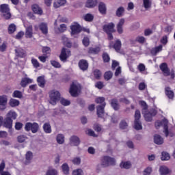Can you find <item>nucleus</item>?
<instances>
[{"instance_id":"nucleus-42","label":"nucleus","mask_w":175,"mask_h":175,"mask_svg":"<svg viewBox=\"0 0 175 175\" xmlns=\"http://www.w3.org/2000/svg\"><path fill=\"white\" fill-rule=\"evenodd\" d=\"M62 172L64 174H69V165L66 163H64L62 166Z\"/></svg>"},{"instance_id":"nucleus-9","label":"nucleus","mask_w":175,"mask_h":175,"mask_svg":"<svg viewBox=\"0 0 175 175\" xmlns=\"http://www.w3.org/2000/svg\"><path fill=\"white\" fill-rule=\"evenodd\" d=\"M68 57H70V51L63 48L59 55L60 60L62 61V62H65L66 59H68Z\"/></svg>"},{"instance_id":"nucleus-44","label":"nucleus","mask_w":175,"mask_h":175,"mask_svg":"<svg viewBox=\"0 0 175 175\" xmlns=\"http://www.w3.org/2000/svg\"><path fill=\"white\" fill-rule=\"evenodd\" d=\"M31 64L33 66L36 68H40V63L38 61V59L32 57L31 58Z\"/></svg>"},{"instance_id":"nucleus-43","label":"nucleus","mask_w":175,"mask_h":175,"mask_svg":"<svg viewBox=\"0 0 175 175\" xmlns=\"http://www.w3.org/2000/svg\"><path fill=\"white\" fill-rule=\"evenodd\" d=\"M62 40L64 46H66L67 47H72V44L69 42V39H68V38L63 36Z\"/></svg>"},{"instance_id":"nucleus-48","label":"nucleus","mask_w":175,"mask_h":175,"mask_svg":"<svg viewBox=\"0 0 175 175\" xmlns=\"http://www.w3.org/2000/svg\"><path fill=\"white\" fill-rule=\"evenodd\" d=\"M83 18L85 21H92L94 20V15L91 14H87L83 16Z\"/></svg>"},{"instance_id":"nucleus-12","label":"nucleus","mask_w":175,"mask_h":175,"mask_svg":"<svg viewBox=\"0 0 175 175\" xmlns=\"http://www.w3.org/2000/svg\"><path fill=\"white\" fill-rule=\"evenodd\" d=\"M160 69L162 70L164 76H170V70L167 68V64L166 63H163L160 66Z\"/></svg>"},{"instance_id":"nucleus-49","label":"nucleus","mask_w":175,"mask_h":175,"mask_svg":"<svg viewBox=\"0 0 175 175\" xmlns=\"http://www.w3.org/2000/svg\"><path fill=\"white\" fill-rule=\"evenodd\" d=\"M72 162L74 165H77L79 166L81 163V158L80 157H75L72 159Z\"/></svg>"},{"instance_id":"nucleus-15","label":"nucleus","mask_w":175,"mask_h":175,"mask_svg":"<svg viewBox=\"0 0 175 175\" xmlns=\"http://www.w3.org/2000/svg\"><path fill=\"white\" fill-rule=\"evenodd\" d=\"M32 10L35 14H38L42 16L43 14V10L38 4H34L32 5Z\"/></svg>"},{"instance_id":"nucleus-57","label":"nucleus","mask_w":175,"mask_h":175,"mask_svg":"<svg viewBox=\"0 0 175 175\" xmlns=\"http://www.w3.org/2000/svg\"><path fill=\"white\" fill-rule=\"evenodd\" d=\"M120 128L121 129H126L128 128V123L125 120H122L120 124Z\"/></svg>"},{"instance_id":"nucleus-19","label":"nucleus","mask_w":175,"mask_h":175,"mask_svg":"<svg viewBox=\"0 0 175 175\" xmlns=\"http://www.w3.org/2000/svg\"><path fill=\"white\" fill-rule=\"evenodd\" d=\"M162 49H163V46L162 44L159 45L154 48H152L150 51L152 55H157L158 53H161L162 51Z\"/></svg>"},{"instance_id":"nucleus-31","label":"nucleus","mask_w":175,"mask_h":175,"mask_svg":"<svg viewBox=\"0 0 175 175\" xmlns=\"http://www.w3.org/2000/svg\"><path fill=\"white\" fill-rule=\"evenodd\" d=\"M154 142L155 144H163V138H162L159 135H155L154 137Z\"/></svg>"},{"instance_id":"nucleus-61","label":"nucleus","mask_w":175,"mask_h":175,"mask_svg":"<svg viewBox=\"0 0 175 175\" xmlns=\"http://www.w3.org/2000/svg\"><path fill=\"white\" fill-rule=\"evenodd\" d=\"M60 103H62L63 106H69L70 105V101L65 98H62L60 100Z\"/></svg>"},{"instance_id":"nucleus-41","label":"nucleus","mask_w":175,"mask_h":175,"mask_svg":"<svg viewBox=\"0 0 175 175\" xmlns=\"http://www.w3.org/2000/svg\"><path fill=\"white\" fill-rule=\"evenodd\" d=\"M170 159V154L166 152L161 153V161H169Z\"/></svg>"},{"instance_id":"nucleus-50","label":"nucleus","mask_w":175,"mask_h":175,"mask_svg":"<svg viewBox=\"0 0 175 175\" xmlns=\"http://www.w3.org/2000/svg\"><path fill=\"white\" fill-rule=\"evenodd\" d=\"M14 98H23V93L18 90H15L12 94Z\"/></svg>"},{"instance_id":"nucleus-36","label":"nucleus","mask_w":175,"mask_h":175,"mask_svg":"<svg viewBox=\"0 0 175 175\" xmlns=\"http://www.w3.org/2000/svg\"><path fill=\"white\" fill-rule=\"evenodd\" d=\"M98 10L100 13L105 14L106 13V5L103 3H100L98 5Z\"/></svg>"},{"instance_id":"nucleus-51","label":"nucleus","mask_w":175,"mask_h":175,"mask_svg":"<svg viewBox=\"0 0 175 175\" xmlns=\"http://www.w3.org/2000/svg\"><path fill=\"white\" fill-rule=\"evenodd\" d=\"M58 174V172L57 170L51 168L46 172V175H57Z\"/></svg>"},{"instance_id":"nucleus-27","label":"nucleus","mask_w":175,"mask_h":175,"mask_svg":"<svg viewBox=\"0 0 175 175\" xmlns=\"http://www.w3.org/2000/svg\"><path fill=\"white\" fill-rule=\"evenodd\" d=\"M98 5V1L96 0H88L85 3L86 8H95Z\"/></svg>"},{"instance_id":"nucleus-53","label":"nucleus","mask_w":175,"mask_h":175,"mask_svg":"<svg viewBox=\"0 0 175 175\" xmlns=\"http://www.w3.org/2000/svg\"><path fill=\"white\" fill-rule=\"evenodd\" d=\"M94 77L97 79V80H99L102 76V72L99 70H95L94 71Z\"/></svg>"},{"instance_id":"nucleus-14","label":"nucleus","mask_w":175,"mask_h":175,"mask_svg":"<svg viewBox=\"0 0 175 175\" xmlns=\"http://www.w3.org/2000/svg\"><path fill=\"white\" fill-rule=\"evenodd\" d=\"M15 54L16 57L24 58V57H25V51H24V49H23L21 47H16Z\"/></svg>"},{"instance_id":"nucleus-4","label":"nucleus","mask_w":175,"mask_h":175,"mask_svg":"<svg viewBox=\"0 0 175 175\" xmlns=\"http://www.w3.org/2000/svg\"><path fill=\"white\" fill-rule=\"evenodd\" d=\"M0 12L3 14V16L5 20H9L12 17V14H10V8H9V5L1 4L0 5Z\"/></svg>"},{"instance_id":"nucleus-1","label":"nucleus","mask_w":175,"mask_h":175,"mask_svg":"<svg viewBox=\"0 0 175 175\" xmlns=\"http://www.w3.org/2000/svg\"><path fill=\"white\" fill-rule=\"evenodd\" d=\"M49 103L55 106V105H57V102L61 99V94H59V92L57 90H51L49 92Z\"/></svg>"},{"instance_id":"nucleus-24","label":"nucleus","mask_w":175,"mask_h":175,"mask_svg":"<svg viewBox=\"0 0 175 175\" xmlns=\"http://www.w3.org/2000/svg\"><path fill=\"white\" fill-rule=\"evenodd\" d=\"M164 122H165V124L163 126L164 133L166 137H167V136H170V137H173L174 136V133L172 132H169V131L167 130V120H165Z\"/></svg>"},{"instance_id":"nucleus-22","label":"nucleus","mask_w":175,"mask_h":175,"mask_svg":"<svg viewBox=\"0 0 175 175\" xmlns=\"http://www.w3.org/2000/svg\"><path fill=\"white\" fill-rule=\"evenodd\" d=\"M4 126L10 129V128L13 126V120L7 116V118L4 120Z\"/></svg>"},{"instance_id":"nucleus-5","label":"nucleus","mask_w":175,"mask_h":175,"mask_svg":"<svg viewBox=\"0 0 175 175\" xmlns=\"http://www.w3.org/2000/svg\"><path fill=\"white\" fill-rule=\"evenodd\" d=\"M25 131H27V132H29V131H31L32 133H36V132L39 131V124H38V123L36 122H27L25 124Z\"/></svg>"},{"instance_id":"nucleus-11","label":"nucleus","mask_w":175,"mask_h":175,"mask_svg":"<svg viewBox=\"0 0 175 175\" xmlns=\"http://www.w3.org/2000/svg\"><path fill=\"white\" fill-rule=\"evenodd\" d=\"M121 40H116L114 44L113 42L109 43V47H113L118 53L121 50Z\"/></svg>"},{"instance_id":"nucleus-39","label":"nucleus","mask_w":175,"mask_h":175,"mask_svg":"<svg viewBox=\"0 0 175 175\" xmlns=\"http://www.w3.org/2000/svg\"><path fill=\"white\" fill-rule=\"evenodd\" d=\"M66 29H67L66 25L62 24V25H60V27L58 28L57 29H55V31L56 33H59L65 32V31H66Z\"/></svg>"},{"instance_id":"nucleus-7","label":"nucleus","mask_w":175,"mask_h":175,"mask_svg":"<svg viewBox=\"0 0 175 175\" xmlns=\"http://www.w3.org/2000/svg\"><path fill=\"white\" fill-rule=\"evenodd\" d=\"M80 138L77 135H72L69 138V145L71 147H77L80 146Z\"/></svg>"},{"instance_id":"nucleus-52","label":"nucleus","mask_w":175,"mask_h":175,"mask_svg":"<svg viewBox=\"0 0 175 175\" xmlns=\"http://www.w3.org/2000/svg\"><path fill=\"white\" fill-rule=\"evenodd\" d=\"M16 31V25L11 24L8 27V33H13Z\"/></svg>"},{"instance_id":"nucleus-60","label":"nucleus","mask_w":175,"mask_h":175,"mask_svg":"<svg viewBox=\"0 0 175 175\" xmlns=\"http://www.w3.org/2000/svg\"><path fill=\"white\" fill-rule=\"evenodd\" d=\"M51 64L54 68H61V64H59V62H57L55 60L51 61Z\"/></svg>"},{"instance_id":"nucleus-56","label":"nucleus","mask_w":175,"mask_h":175,"mask_svg":"<svg viewBox=\"0 0 175 175\" xmlns=\"http://www.w3.org/2000/svg\"><path fill=\"white\" fill-rule=\"evenodd\" d=\"M51 52V50L50 49V47L44 46L42 48V53L44 55H47V54H50Z\"/></svg>"},{"instance_id":"nucleus-35","label":"nucleus","mask_w":175,"mask_h":175,"mask_svg":"<svg viewBox=\"0 0 175 175\" xmlns=\"http://www.w3.org/2000/svg\"><path fill=\"white\" fill-rule=\"evenodd\" d=\"M131 166H132V164L129 161H122L120 163V167L122 169H130Z\"/></svg>"},{"instance_id":"nucleus-32","label":"nucleus","mask_w":175,"mask_h":175,"mask_svg":"<svg viewBox=\"0 0 175 175\" xmlns=\"http://www.w3.org/2000/svg\"><path fill=\"white\" fill-rule=\"evenodd\" d=\"M111 106L114 110H120V104H118V100H117V99L111 100Z\"/></svg>"},{"instance_id":"nucleus-33","label":"nucleus","mask_w":175,"mask_h":175,"mask_svg":"<svg viewBox=\"0 0 175 175\" xmlns=\"http://www.w3.org/2000/svg\"><path fill=\"white\" fill-rule=\"evenodd\" d=\"M65 3H66V0H57L53 3V7L57 9L61 8V6H64Z\"/></svg>"},{"instance_id":"nucleus-21","label":"nucleus","mask_w":175,"mask_h":175,"mask_svg":"<svg viewBox=\"0 0 175 175\" xmlns=\"http://www.w3.org/2000/svg\"><path fill=\"white\" fill-rule=\"evenodd\" d=\"M33 35V31L32 29V25H30L27 27H26L25 36L26 38H32Z\"/></svg>"},{"instance_id":"nucleus-10","label":"nucleus","mask_w":175,"mask_h":175,"mask_svg":"<svg viewBox=\"0 0 175 175\" xmlns=\"http://www.w3.org/2000/svg\"><path fill=\"white\" fill-rule=\"evenodd\" d=\"M8 105V96L5 95L0 96V110H5Z\"/></svg>"},{"instance_id":"nucleus-59","label":"nucleus","mask_w":175,"mask_h":175,"mask_svg":"<svg viewBox=\"0 0 175 175\" xmlns=\"http://www.w3.org/2000/svg\"><path fill=\"white\" fill-rule=\"evenodd\" d=\"M96 103H100V105H102L101 106H103V105H105V98L104 97H98L95 100Z\"/></svg>"},{"instance_id":"nucleus-3","label":"nucleus","mask_w":175,"mask_h":175,"mask_svg":"<svg viewBox=\"0 0 175 175\" xmlns=\"http://www.w3.org/2000/svg\"><path fill=\"white\" fill-rule=\"evenodd\" d=\"M103 31L107 33L109 40H113V34L111 33L116 31V30H114V23H111L104 25Z\"/></svg>"},{"instance_id":"nucleus-54","label":"nucleus","mask_w":175,"mask_h":175,"mask_svg":"<svg viewBox=\"0 0 175 175\" xmlns=\"http://www.w3.org/2000/svg\"><path fill=\"white\" fill-rule=\"evenodd\" d=\"M27 139H28V137H27V136H25V135H19L17 137V140H18V143H24V142H25V140H27Z\"/></svg>"},{"instance_id":"nucleus-34","label":"nucleus","mask_w":175,"mask_h":175,"mask_svg":"<svg viewBox=\"0 0 175 175\" xmlns=\"http://www.w3.org/2000/svg\"><path fill=\"white\" fill-rule=\"evenodd\" d=\"M43 130L45 133H51V125H50V123H44Z\"/></svg>"},{"instance_id":"nucleus-40","label":"nucleus","mask_w":175,"mask_h":175,"mask_svg":"<svg viewBox=\"0 0 175 175\" xmlns=\"http://www.w3.org/2000/svg\"><path fill=\"white\" fill-rule=\"evenodd\" d=\"M7 117L12 120H16L17 118V113L14 111H10L7 114Z\"/></svg>"},{"instance_id":"nucleus-45","label":"nucleus","mask_w":175,"mask_h":175,"mask_svg":"<svg viewBox=\"0 0 175 175\" xmlns=\"http://www.w3.org/2000/svg\"><path fill=\"white\" fill-rule=\"evenodd\" d=\"M134 128L137 131H140V129H142V123L140 122V120H135V124Z\"/></svg>"},{"instance_id":"nucleus-26","label":"nucleus","mask_w":175,"mask_h":175,"mask_svg":"<svg viewBox=\"0 0 175 175\" xmlns=\"http://www.w3.org/2000/svg\"><path fill=\"white\" fill-rule=\"evenodd\" d=\"M159 172L161 175H167L170 173V170L165 165H162L159 168Z\"/></svg>"},{"instance_id":"nucleus-23","label":"nucleus","mask_w":175,"mask_h":175,"mask_svg":"<svg viewBox=\"0 0 175 175\" xmlns=\"http://www.w3.org/2000/svg\"><path fill=\"white\" fill-rule=\"evenodd\" d=\"M142 6L146 10H149V9H151V6H152V1L151 0H143Z\"/></svg>"},{"instance_id":"nucleus-28","label":"nucleus","mask_w":175,"mask_h":175,"mask_svg":"<svg viewBox=\"0 0 175 175\" xmlns=\"http://www.w3.org/2000/svg\"><path fill=\"white\" fill-rule=\"evenodd\" d=\"M56 141L58 144H64L65 143V135L64 134H58L56 136Z\"/></svg>"},{"instance_id":"nucleus-13","label":"nucleus","mask_w":175,"mask_h":175,"mask_svg":"<svg viewBox=\"0 0 175 175\" xmlns=\"http://www.w3.org/2000/svg\"><path fill=\"white\" fill-rule=\"evenodd\" d=\"M33 82V79H31L28 77H25V78L22 79V80L21 81V85L23 88H25V87H27V85H28V84H31Z\"/></svg>"},{"instance_id":"nucleus-2","label":"nucleus","mask_w":175,"mask_h":175,"mask_svg":"<svg viewBox=\"0 0 175 175\" xmlns=\"http://www.w3.org/2000/svg\"><path fill=\"white\" fill-rule=\"evenodd\" d=\"M111 165H116V159L109 156H104L101 158V166L107 167Z\"/></svg>"},{"instance_id":"nucleus-29","label":"nucleus","mask_w":175,"mask_h":175,"mask_svg":"<svg viewBox=\"0 0 175 175\" xmlns=\"http://www.w3.org/2000/svg\"><path fill=\"white\" fill-rule=\"evenodd\" d=\"M25 158H26V161H25L26 165H28V163H31V161H32V159L33 158V154H32V152L31 151L27 152L25 154Z\"/></svg>"},{"instance_id":"nucleus-58","label":"nucleus","mask_w":175,"mask_h":175,"mask_svg":"<svg viewBox=\"0 0 175 175\" xmlns=\"http://www.w3.org/2000/svg\"><path fill=\"white\" fill-rule=\"evenodd\" d=\"M72 175H84V172L81 169H77L72 172Z\"/></svg>"},{"instance_id":"nucleus-30","label":"nucleus","mask_w":175,"mask_h":175,"mask_svg":"<svg viewBox=\"0 0 175 175\" xmlns=\"http://www.w3.org/2000/svg\"><path fill=\"white\" fill-rule=\"evenodd\" d=\"M157 114V111H154L152 113H148L144 114V118L146 121L151 122L152 121V117Z\"/></svg>"},{"instance_id":"nucleus-18","label":"nucleus","mask_w":175,"mask_h":175,"mask_svg":"<svg viewBox=\"0 0 175 175\" xmlns=\"http://www.w3.org/2000/svg\"><path fill=\"white\" fill-rule=\"evenodd\" d=\"M79 67L81 70H87L88 69V62L82 59L79 62Z\"/></svg>"},{"instance_id":"nucleus-46","label":"nucleus","mask_w":175,"mask_h":175,"mask_svg":"<svg viewBox=\"0 0 175 175\" xmlns=\"http://www.w3.org/2000/svg\"><path fill=\"white\" fill-rule=\"evenodd\" d=\"M100 51V48L96 47V48H90L89 49V53L90 54H98Z\"/></svg>"},{"instance_id":"nucleus-62","label":"nucleus","mask_w":175,"mask_h":175,"mask_svg":"<svg viewBox=\"0 0 175 175\" xmlns=\"http://www.w3.org/2000/svg\"><path fill=\"white\" fill-rule=\"evenodd\" d=\"M103 59L104 62H109L110 61V56L107 53H103Z\"/></svg>"},{"instance_id":"nucleus-20","label":"nucleus","mask_w":175,"mask_h":175,"mask_svg":"<svg viewBox=\"0 0 175 175\" xmlns=\"http://www.w3.org/2000/svg\"><path fill=\"white\" fill-rule=\"evenodd\" d=\"M37 82L41 88H44V85H46V79H44V76H40L37 78Z\"/></svg>"},{"instance_id":"nucleus-16","label":"nucleus","mask_w":175,"mask_h":175,"mask_svg":"<svg viewBox=\"0 0 175 175\" xmlns=\"http://www.w3.org/2000/svg\"><path fill=\"white\" fill-rule=\"evenodd\" d=\"M124 24H125V19H120L116 27L118 33H122L124 32V29L122 28Z\"/></svg>"},{"instance_id":"nucleus-17","label":"nucleus","mask_w":175,"mask_h":175,"mask_svg":"<svg viewBox=\"0 0 175 175\" xmlns=\"http://www.w3.org/2000/svg\"><path fill=\"white\" fill-rule=\"evenodd\" d=\"M106 106V103L103 104V105H99L97 107V116L98 117H103L105 114V107Z\"/></svg>"},{"instance_id":"nucleus-64","label":"nucleus","mask_w":175,"mask_h":175,"mask_svg":"<svg viewBox=\"0 0 175 175\" xmlns=\"http://www.w3.org/2000/svg\"><path fill=\"white\" fill-rule=\"evenodd\" d=\"M151 172H152V168L148 167H147V168L144 170V175H150V174H151Z\"/></svg>"},{"instance_id":"nucleus-6","label":"nucleus","mask_w":175,"mask_h":175,"mask_svg":"<svg viewBox=\"0 0 175 175\" xmlns=\"http://www.w3.org/2000/svg\"><path fill=\"white\" fill-rule=\"evenodd\" d=\"M80 90H81V87L79 83H72L70 85V94L72 96H77L80 93Z\"/></svg>"},{"instance_id":"nucleus-47","label":"nucleus","mask_w":175,"mask_h":175,"mask_svg":"<svg viewBox=\"0 0 175 175\" xmlns=\"http://www.w3.org/2000/svg\"><path fill=\"white\" fill-rule=\"evenodd\" d=\"M113 77V72L111 71H107L104 75V79L107 81L110 80Z\"/></svg>"},{"instance_id":"nucleus-8","label":"nucleus","mask_w":175,"mask_h":175,"mask_svg":"<svg viewBox=\"0 0 175 175\" xmlns=\"http://www.w3.org/2000/svg\"><path fill=\"white\" fill-rule=\"evenodd\" d=\"M71 35H77L81 32V26L77 23H74L70 26Z\"/></svg>"},{"instance_id":"nucleus-38","label":"nucleus","mask_w":175,"mask_h":175,"mask_svg":"<svg viewBox=\"0 0 175 175\" xmlns=\"http://www.w3.org/2000/svg\"><path fill=\"white\" fill-rule=\"evenodd\" d=\"M165 94L169 99H173L174 97V93H173V91L170 90V88H165Z\"/></svg>"},{"instance_id":"nucleus-25","label":"nucleus","mask_w":175,"mask_h":175,"mask_svg":"<svg viewBox=\"0 0 175 175\" xmlns=\"http://www.w3.org/2000/svg\"><path fill=\"white\" fill-rule=\"evenodd\" d=\"M39 28L40 31L44 33V35H46L49 32V28L47 27V24L44 23H42L39 25Z\"/></svg>"},{"instance_id":"nucleus-63","label":"nucleus","mask_w":175,"mask_h":175,"mask_svg":"<svg viewBox=\"0 0 175 175\" xmlns=\"http://www.w3.org/2000/svg\"><path fill=\"white\" fill-rule=\"evenodd\" d=\"M137 68H138V70H139L141 73L144 72V70H146V66L143 64H139Z\"/></svg>"},{"instance_id":"nucleus-37","label":"nucleus","mask_w":175,"mask_h":175,"mask_svg":"<svg viewBox=\"0 0 175 175\" xmlns=\"http://www.w3.org/2000/svg\"><path fill=\"white\" fill-rule=\"evenodd\" d=\"M20 105V101L18 100L11 98L10 100V106L11 107H16V106H18Z\"/></svg>"},{"instance_id":"nucleus-55","label":"nucleus","mask_w":175,"mask_h":175,"mask_svg":"<svg viewBox=\"0 0 175 175\" xmlns=\"http://www.w3.org/2000/svg\"><path fill=\"white\" fill-rule=\"evenodd\" d=\"M124 8L123 7H120L119 8H118L117 11H116V16L118 17H121L122 16V14L124 13Z\"/></svg>"}]
</instances>
